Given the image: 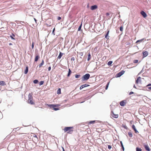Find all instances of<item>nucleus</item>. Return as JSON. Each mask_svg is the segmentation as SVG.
<instances>
[{
	"instance_id": "c756f323",
	"label": "nucleus",
	"mask_w": 151,
	"mask_h": 151,
	"mask_svg": "<svg viewBox=\"0 0 151 151\" xmlns=\"http://www.w3.org/2000/svg\"><path fill=\"white\" fill-rule=\"evenodd\" d=\"M82 24L81 23L78 29V31H80L81 30L82 27Z\"/></svg>"
},
{
	"instance_id": "5fc2aeb1",
	"label": "nucleus",
	"mask_w": 151,
	"mask_h": 151,
	"mask_svg": "<svg viewBox=\"0 0 151 151\" xmlns=\"http://www.w3.org/2000/svg\"><path fill=\"white\" fill-rule=\"evenodd\" d=\"M106 14L107 15H109V13H106Z\"/></svg>"
},
{
	"instance_id": "37998d69",
	"label": "nucleus",
	"mask_w": 151,
	"mask_h": 151,
	"mask_svg": "<svg viewBox=\"0 0 151 151\" xmlns=\"http://www.w3.org/2000/svg\"><path fill=\"white\" fill-rule=\"evenodd\" d=\"M57 19H58V20H60V19H61V17H58V18H57Z\"/></svg>"
},
{
	"instance_id": "58836bf2",
	"label": "nucleus",
	"mask_w": 151,
	"mask_h": 151,
	"mask_svg": "<svg viewBox=\"0 0 151 151\" xmlns=\"http://www.w3.org/2000/svg\"><path fill=\"white\" fill-rule=\"evenodd\" d=\"M108 148L109 149H110L111 148V146L110 145H108Z\"/></svg>"
},
{
	"instance_id": "a18cd8bd",
	"label": "nucleus",
	"mask_w": 151,
	"mask_h": 151,
	"mask_svg": "<svg viewBox=\"0 0 151 151\" xmlns=\"http://www.w3.org/2000/svg\"><path fill=\"white\" fill-rule=\"evenodd\" d=\"M83 86H82V85L80 88V90H81L82 89H83Z\"/></svg>"
},
{
	"instance_id": "0eeeda50",
	"label": "nucleus",
	"mask_w": 151,
	"mask_h": 151,
	"mask_svg": "<svg viewBox=\"0 0 151 151\" xmlns=\"http://www.w3.org/2000/svg\"><path fill=\"white\" fill-rule=\"evenodd\" d=\"M111 116H112V117L115 118H117L118 117V115L114 114L113 112H111Z\"/></svg>"
},
{
	"instance_id": "9d476101",
	"label": "nucleus",
	"mask_w": 151,
	"mask_h": 151,
	"mask_svg": "<svg viewBox=\"0 0 151 151\" xmlns=\"http://www.w3.org/2000/svg\"><path fill=\"white\" fill-rule=\"evenodd\" d=\"M97 8V6L96 5H94L91 6V9L92 10L96 9Z\"/></svg>"
},
{
	"instance_id": "412c9836",
	"label": "nucleus",
	"mask_w": 151,
	"mask_h": 151,
	"mask_svg": "<svg viewBox=\"0 0 151 151\" xmlns=\"http://www.w3.org/2000/svg\"><path fill=\"white\" fill-rule=\"evenodd\" d=\"M71 73V71L70 69H69V70H68V74L67 75L68 77H69L70 76Z\"/></svg>"
},
{
	"instance_id": "de8ad7c7",
	"label": "nucleus",
	"mask_w": 151,
	"mask_h": 151,
	"mask_svg": "<svg viewBox=\"0 0 151 151\" xmlns=\"http://www.w3.org/2000/svg\"><path fill=\"white\" fill-rule=\"evenodd\" d=\"M34 19L35 22H36V23H37V20L35 18H34Z\"/></svg>"
},
{
	"instance_id": "f03ea898",
	"label": "nucleus",
	"mask_w": 151,
	"mask_h": 151,
	"mask_svg": "<svg viewBox=\"0 0 151 151\" xmlns=\"http://www.w3.org/2000/svg\"><path fill=\"white\" fill-rule=\"evenodd\" d=\"M28 99L27 101V102L31 105L35 104V103L33 101V97L32 96V94L29 93L28 95Z\"/></svg>"
},
{
	"instance_id": "6e6552de",
	"label": "nucleus",
	"mask_w": 151,
	"mask_h": 151,
	"mask_svg": "<svg viewBox=\"0 0 151 151\" xmlns=\"http://www.w3.org/2000/svg\"><path fill=\"white\" fill-rule=\"evenodd\" d=\"M141 14L145 18L147 17V15L146 13L143 11H142L141 12Z\"/></svg>"
},
{
	"instance_id": "72a5a7b5",
	"label": "nucleus",
	"mask_w": 151,
	"mask_h": 151,
	"mask_svg": "<svg viewBox=\"0 0 151 151\" xmlns=\"http://www.w3.org/2000/svg\"><path fill=\"white\" fill-rule=\"evenodd\" d=\"M109 82L107 84L106 86V89L107 90L108 88V86H109Z\"/></svg>"
},
{
	"instance_id": "393cba45",
	"label": "nucleus",
	"mask_w": 151,
	"mask_h": 151,
	"mask_svg": "<svg viewBox=\"0 0 151 151\" xmlns=\"http://www.w3.org/2000/svg\"><path fill=\"white\" fill-rule=\"evenodd\" d=\"M89 85H88V84H83V85H82V86H83V88H85V87H87L88 86H89Z\"/></svg>"
},
{
	"instance_id": "c85d7f7f",
	"label": "nucleus",
	"mask_w": 151,
	"mask_h": 151,
	"mask_svg": "<svg viewBox=\"0 0 151 151\" xmlns=\"http://www.w3.org/2000/svg\"><path fill=\"white\" fill-rule=\"evenodd\" d=\"M38 82V81L37 80H35L33 81V83L35 84L37 83Z\"/></svg>"
},
{
	"instance_id": "dca6fc26",
	"label": "nucleus",
	"mask_w": 151,
	"mask_h": 151,
	"mask_svg": "<svg viewBox=\"0 0 151 151\" xmlns=\"http://www.w3.org/2000/svg\"><path fill=\"white\" fill-rule=\"evenodd\" d=\"M6 85L5 83L3 81H0V85L1 86H4Z\"/></svg>"
},
{
	"instance_id": "7c9ffc66",
	"label": "nucleus",
	"mask_w": 151,
	"mask_h": 151,
	"mask_svg": "<svg viewBox=\"0 0 151 151\" xmlns=\"http://www.w3.org/2000/svg\"><path fill=\"white\" fill-rule=\"evenodd\" d=\"M122 127L126 129H127V126L124 125L122 124Z\"/></svg>"
},
{
	"instance_id": "bb28decb",
	"label": "nucleus",
	"mask_w": 151,
	"mask_h": 151,
	"mask_svg": "<svg viewBox=\"0 0 151 151\" xmlns=\"http://www.w3.org/2000/svg\"><path fill=\"white\" fill-rule=\"evenodd\" d=\"M136 151H142V149L140 148H139L138 147H137L136 148Z\"/></svg>"
},
{
	"instance_id": "f257e3e1",
	"label": "nucleus",
	"mask_w": 151,
	"mask_h": 151,
	"mask_svg": "<svg viewBox=\"0 0 151 151\" xmlns=\"http://www.w3.org/2000/svg\"><path fill=\"white\" fill-rule=\"evenodd\" d=\"M73 127H65L64 129L65 132H67L68 134H72L73 131Z\"/></svg>"
},
{
	"instance_id": "473e14b6",
	"label": "nucleus",
	"mask_w": 151,
	"mask_h": 151,
	"mask_svg": "<svg viewBox=\"0 0 151 151\" xmlns=\"http://www.w3.org/2000/svg\"><path fill=\"white\" fill-rule=\"evenodd\" d=\"M80 76V75H75V77L76 78H78Z\"/></svg>"
},
{
	"instance_id": "e433bc0d",
	"label": "nucleus",
	"mask_w": 151,
	"mask_h": 151,
	"mask_svg": "<svg viewBox=\"0 0 151 151\" xmlns=\"http://www.w3.org/2000/svg\"><path fill=\"white\" fill-rule=\"evenodd\" d=\"M53 109L55 111H57V110H58L59 109L58 108L54 107V108H53Z\"/></svg>"
},
{
	"instance_id": "2f4dec72",
	"label": "nucleus",
	"mask_w": 151,
	"mask_h": 151,
	"mask_svg": "<svg viewBox=\"0 0 151 151\" xmlns=\"http://www.w3.org/2000/svg\"><path fill=\"white\" fill-rule=\"evenodd\" d=\"M95 122V121H91L89 122V123L90 124H93Z\"/></svg>"
},
{
	"instance_id": "79ce46f5",
	"label": "nucleus",
	"mask_w": 151,
	"mask_h": 151,
	"mask_svg": "<svg viewBox=\"0 0 151 151\" xmlns=\"http://www.w3.org/2000/svg\"><path fill=\"white\" fill-rule=\"evenodd\" d=\"M32 48L33 49L34 48V43L33 42H32Z\"/></svg>"
},
{
	"instance_id": "f704fd0d",
	"label": "nucleus",
	"mask_w": 151,
	"mask_h": 151,
	"mask_svg": "<svg viewBox=\"0 0 151 151\" xmlns=\"http://www.w3.org/2000/svg\"><path fill=\"white\" fill-rule=\"evenodd\" d=\"M120 31H122L123 30V27H122V26H121L120 27Z\"/></svg>"
},
{
	"instance_id": "a19ab883",
	"label": "nucleus",
	"mask_w": 151,
	"mask_h": 151,
	"mask_svg": "<svg viewBox=\"0 0 151 151\" xmlns=\"http://www.w3.org/2000/svg\"><path fill=\"white\" fill-rule=\"evenodd\" d=\"M55 28H54L53 31H52V33L54 35H55V34L54 33V31H55Z\"/></svg>"
},
{
	"instance_id": "4be33fe9",
	"label": "nucleus",
	"mask_w": 151,
	"mask_h": 151,
	"mask_svg": "<svg viewBox=\"0 0 151 151\" xmlns=\"http://www.w3.org/2000/svg\"><path fill=\"white\" fill-rule=\"evenodd\" d=\"M122 75L119 72L116 75V77H119L121 76Z\"/></svg>"
},
{
	"instance_id": "4d7b16f0",
	"label": "nucleus",
	"mask_w": 151,
	"mask_h": 151,
	"mask_svg": "<svg viewBox=\"0 0 151 151\" xmlns=\"http://www.w3.org/2000/svg\"><path fill=\"white\" fill-rule=\"evenodd\" d=\"M134 88H136V87H135V85H134Z\"/></svg>"
},
{
	"instance_id": "49530a36",
	"label": "nucleus",
	"mask_w": 151,
	"mask_h": 151,
	"mask_svg": "<svg viewBox=\"0 0 151 151\" xmlns=\"http://www.w3.org/2000/svg\"><path fill=\"white\" fill-rule=\"evenodd\" d=\"M51 70V67H49L48 68V70L49 71H50Z\"/></svg>"
},
{
	"instance_id": "13d9d810",
	"label": "nucleus",
	"mask_w": 151,
	"mask_h": 151,
	"mask_svg": "<svg viewBox=\"0 0 151 151\" xmlns=\"http://www.w3.org/2000/svg\"><path fill=\"white\" fill-rule=\"evenodd\" d=\"M139 40H137V41L136 42H139Z\"/></svg>"
},
{
	"instance_id": "423d86ee",
	"label": "nucleus",
	"mask_w": 151,
	"mask_h": 151,
	"mask_svg": "<svg viewBox=\"0 0 151 151\" xmlns=\"http://www.w3.org/2000/svg\"><path fill=\"white\" fill-rule=\"evenodd\" d=\"M48 106L49 107H50V108H54V107H58L60 106V105L59 104H49Z\"/></svg>"
},
{
	"instance_id": "1a4fd4ad",
	"label": "nucleus",
	"mask_w": 151,
	"mask_h": 151,
	"mask_svg": "<svg viewBox=\"0 0 151 151\" xmlns=\"http://www.w3.org/2000/svg\"><path fill=\"white\" fill-rule=\"evenodd\" d=\"M141 78L140 77H138L136 81V83H141Z\"/></svg>"
},
{
	"instance_id": "aec40b11",
	"label": "nucleus",
	"mask_w": 151,
	"mask_h": 151,
	"mask_svg": "<svg viewBox=\"0 0 151 151\" xmlns=\"http://www.w3.org/2000/svg\"><path fill=\"white\" fill-rule=\"evenodd\" d=\"M57 93L58 94H60L61 93L60 88H59L58 89V90H57Z\"/></svg>"
},
{
	"instance_id": "f3484780",
	"label": "nucleus",
	"mask_w": 151,
	"mask_h": 151,
	"mask_svg": "<svg viewBox=\"0 0 151 151\" xmlns=\"http://www.w3.org/2000/svg\"><path fill=\"white\" fill-rule=\"evenodd\" d=\"M109 30H108V31L107 32V33L105 36V37L106 38V39H109L108 35H109Z\"/></svg>"
},
{
	"instance_id": "8fccbe9b",
	"label": "nucleus",
	"mask_w": 151,
	"mask_h": 151,
	"mask_svg": "<svg viewBox=\"0 0 151 151\" xmlns=\"http://www.w3.org/2000/svg\"><path fill=\"white\" fill-rule=\"evenodd\" d=\"M12 44L11 43H10L9 44V45H12Z\"/></svg>"
},
{
	"instance_id": "603ef678",
	"label": "nucleus",
	"mask_w": 151,
	"mask_h": 151,
	"mask_svg": "<svg viewBox=\"0 0 151 151\" xmlns=\"http://www.w3.org/2000/svg\"><path fill=\"white\" fill-rule=\"evenodd\" d=\"M151 86V83H150V84H148L147 86Z\"/></svg>"
},
{
	"instance_id": "4c0bfd02",
	"label": "nucleus",
	"mask_w": 151,
	"mask_h": 151,
	"mask_svg": "<svg viewBox=\"0 0 151 151\" xmlns=\"http://www.w3.org/2000/svg\"><path fill=\"white\" fill-rule=\"evenodd\" d=\"M138 62V60H135L134 61V63H137Z\"/></svg>"
},
{
	"instance_id": "ea45409f",
	"label": "nucleus",
	"mask_w": 151,
	"mask_h": 151,
	"mask_svg": "<svg viewBox=\"0 0 151 151\" xmlns=\"http://www.w3.org/2000/svg\"><path fill=\"white\" fill-rule=\"evenodd\" d=\"M128 134L130 137H132V134L131 132H129Z\"/></svg>"
},
{
	"instance_id": "6ab92c4d",
	"label": "nucleus",
	"mask_w": 151,
	"mask_h": 151,
	"mask_svg": "<svg viewBox=\"0 0 151 151\" xmlns=\"http://www.w3.org/2000/svg\"><path fill=\"white\" fill-rule=\"evenodd\" d=\"M28 67H26V69H25V70L24 71V73L25 74H27V73L28 72Z\"/></svg>"
},
{
	"instance_id": "6e6d98bb",
	"label": "nucleus",
	"mask_w": 151,
	"mask_h": 151,
	"mask_svg": "<svg viewBox=\"0 0 151 151\" xmlns=\"http://www.w3.org/2000/svg\"><path fill=\"white\" fill-rule=\"evenodd\" d=\"M62 148H63V151H65L64 148L62 147Z\"/></svg>"
},
{
	"instance_id": "3c124183",
	"label": "nucleus",
	"mask_w": 151,
	"mask_h": 151,
	"mask_svg": "<svg viewBox=\"0 0 151 151\" xmlns=\"http://www.w3.org/2000/svg\"><path fill=\"white\" fill-rule=\"evenodd\" d=\"M11 38H12V39H14V38L12 36H11Z\"/></svg>"
},
{
	"instance_id": "39448f33",
	"label": "nucleus",
	"mask_w": 151,
	"mask_h": 151,
	"mask_svg": "<svg viewBox=\"0 0 151 151\" xmlns=\"http://www.w3.org/2000/svg\"><path fill=\"white\" fill-rule=\"evenodd\" d=\"M127 102L126 100H124L121 101L120 102V104L122 106H124L126 104Z\"/></svg>"
},
{
	"instance_id": "864d4df0",
	"label": "nucleus",
	"mask_w": 151,
	"mask_h": 151,
	"mask_svg": "<svg viewBox=\"0 0 151 151\" xmlns=\"http://www.w3.org/2000/svg\"><path fill=\"white\" fill-rule=\"evenodd\" d=\"M148 88L149 89H150L151 90V87H148Z\"/></svg>"
},
{
	"instance_id": "a211bd4d",
	"label": "nucleus",
	"mask_w": 151,
	"mask_h": 151,
	"mask_svg": "<svg viewBox=\"0 0 151 151\" xmlns=\"http://www.w3.org/2000/svg\"><path fill=\"white\" fill-rule=\"evenodd\" d=\"M44 64V61L43 60H42V62L39 64V67L40 68Z\"/></svg>"
},
{
	"instance_id": "20e7f679",
	"label": "nucleus",
	"mask_w": 151,
	"mask_h": 151,
	"mask_svg": "<svg viewBox=\"0 0 151 151\" xmlns=\"http://www.w3.org/2000/svg\"><path fill=\"white\" fill-rule=\"evenodd\" d=\"M33 138H32V139L33 140L34 142H37L38 141V139L36 134H33Z\"/></svg>"
},
{
	"instance_id": "c03bdc74",
	"label": "nucleus",
	"mask_w": 151,
	"mask_h": 151,
	"mask_svg": "<svg viewBox=\"0 0 151 151\" xmlns=\"http://www.w3.org/2000/svg\"><path fill=\"white\" fill-rule=\"evenodd\" d=\"M75 60V58L74 57H72L71 58V60Z\"/></svg>"
},
{
	"instance_id": "b1692460",
	"label": "nucleus",
	"mask_w": 151,
	"mask_h": 151,
	"mask_svg": "<svg viewBox=\"0 0 151 151\" xmlns=\"http://www.w3.org/2000/svg\"><path fill=\"white\" fill-rule=\"evenodd\" d=\"M120 144H121V146L122 147V150L124 151V147L123 146V145L122 142V141H120Z\"/></svg>"
},
{
	"instance_id": "c9c22d12",
	"label": "nucleus",
	"mask_w": 151,
	"mask_h": 151,
	"mask_svg": "<svg viewBox=\"0 0 151 151\" xmlns=\"http://www.w3.org/2000/svg\"><path fill=\"white\" fill-rule=\"evenodd\" d=\"M122 75L124 73V71L123 70H122L120 72H119Z\"/></svg>"
},
{
	"instance_id": "7ed1b4c3",
	"label": "nucleus",
	"mask_w": 151,
	"mask_h": 151,
	"mask_svg": "<svg viewBox=\"0 0 151 151\" xmlns=\"http://www.w3.org/2000/svg\"><path fill=\"white\" fill-rule=\"evenodd\" d=\"M90 77V74L88 73H87L83 76L82 79L83 80H87Z\"/></svg>"
},
{
	"instance_id": "ddd939ff",
	"label": "nucleus",
	"mask_w": 151,
	"mask_h": 151,
	"mask_svg": "<svg viewBox=\"0 0 151 151\" xmlns=\"http://www.w3.org/2000/svg\"><path fill=\"white\" fill-rule=\"evenodd\" d=\"M133 129L134 130L135 133L137 134L139 133V132L137 130L135 127L134 125H133Z\"/></svg>"
},
{
	"instance_id": "2eb2a0df",
	"label": "nucleus",
	"mask_w": 151,
	"mask_h": 151,
	"mask_svg": "<svg viewBox=\"0 0 151 151\" xmlns=\"http://www.w3.org/2000/svg\"><path fill=\"white\" fill-rule=\"evenodd\" d=\"M63 55V53H62L61 52H60L59 55L58 57V58L59 59H60L61 57Z\"/></svg>"
},
{
	"instance_id": "f8f14e48",
	"label": "nucleus",
	"mask_w": 151,
	"mask_h": 151,
	"mask_svg": "<svg viewBox=\"0 0 151 151\" xmlns=\"http://www.w3.org/2000/svg\"><path fill=\"white\" fill-rule=\"evenodd\" d=\"M148 55V52L147 51H145L143 53V56L144 57H146Z\"/></svg>"
},
{
	"instance_id": "9b49d317",
	"label": "nucleus",
	"mask_w": 151,
	"mask_h": 151,
	"mask_svg": "<svg viewBox=\"0 0 151 151\" xmlns=\"http://www.w3.org/2000/svg\"><path fill=\"white\" fill-rule=\"evenodd\" d=\"M145 149L147 151H150V149L147 145H145L144 146Z\"/></svg>"
},
{
	"instance_id": "4468645a",
	"label": "nucleus",
	"mask_w": 151,
	"mask_h": 151,
	"mask_svg": "<svg viewBox=\"0 0 151 151\" xmlns=\"http://www.w3.org/2000/svg\"><path fill=\"white\" fill-rule=\"evenodd\" d=\"M40 58V57L39 55H36L35 58V62H37L38 60Z\"/></svg>"
},
{
	"instance_id": "5701e85b",
	"label": "nucleus",
	"mask_w": 151,
	"mask_h": 151,
	"mask_svg": "<svg viewBox=\"0 0 151 151\" xmlns=\"http://www.w3.org/2000/svg\"><path fill=\"white\" fill-rule=\"evenodd\" d=\"M90 58H91V54L90 53H89L88 54V59H87L89 61L90 60Z\"/></svg>"
},
{
	"instance_id": "a878e982",
	"label": "nucleus",
	"mask_w": 151,
	"mask_h": 151,
	"mask_svg": "<svg viewBox=\"0 0 151 151\" xmlns=\"http://www.w3.org/2000/svg\"><path fill=\"white\" fill-rule=\"evenodd\" d=\"M113 63V62L111 61H109L108 63V65H111L112 63Z\"/></svg>"
},
{
	"instance_id": "09e8293b",
	"label": "nucleus",
	"mask_w": 151,
	"mask_h": 151,
	"mask_svg": "<svg viewBox=\"0 0 151 151\" xmlns=\"http://www.w3.org/2000/svg\"><path fill=\"white\" fill-rule=\"evenodd\" d=\"M132 94V91H131V92H130L129 93V95H131V94Z\"/></svg>"
},
{
	"instance_id": "cd10ccee",
	"label": "nucleus",
	"mask_w": 151,
	"mask_h": 151,
	"mask_svg": "<svg viewBox=\"0 0 151 151\" xmlns=\"http://www.w3.org/2000/svg\"><path fill=\"white\" fill-rule=\"evenodd\" d=\"M44 82L43 81H40L39 83L40 85L41 86L43 85L44 83Z\"/></svg>"
}]
</instances>
